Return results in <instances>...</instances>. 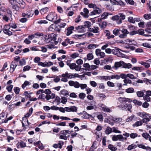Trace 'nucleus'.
<instances>
[{
  "label": "nucleus",
  "instance_id": "nucleus-41",
  "mask_svg": "<svg viewBox=\"0 0 151 151\" xmlns=\"http://www.w3.org/2000/svg\"><path fill=\"white\" fill-rule=\"evenodd\" d=\"M144 18L147 20L149 19H151V14H145L143 16Z\"/></svg>",
  "mask_w": 151,
  "mask_h": 151
},
{
  "label": "nucleus",
  "instance_id": "nucleus-35",
  "mask_svg": "<svg viewBox=\"0 0 151 151\" xmlns=\"http://www.w3.org/2000/svg\"><path fill=\"white\" fill-rule=\"evenodd\" d=\"M9 26L10 28H12L13 29H16L17 27L16 24L15 22L10 23L9 24Z\"/></svg>",
  "mask_w": 151,
  "mask_h": 151
},
{
  "label": "nucleus",
  "instance_id": "nucleus-39",
  "mask_svg": "<svg viewBox=\"0 0 151 151\" xmlns=\"http://www.w3.org/2000/svg\"><path fill=\"white\" fill-rule=\"evenodd\" d=\"M141 65H144L145 68H148L150 67V65L148 63L144 61H141L139 63Z\"/></svg>",
  "mask_w": 151,
  "mask_h": 151
},
{
  "label": "nucleus",
  "instance_id": "nucleus-27",
  "mask_svg": "<svg viewBox=\"0 0 151 151\" xmlns=\"http://www.w3.org/2000/svg\"><path fill=\"white\" fill-rule=\"evenodd\" d=\"M120 29H114L113 31V33L114 34V35L115 36L118 35L120 34Z\"/></svg>",
  "mask_w": 151,
  "mask_h": 151
},
{
  "label": "nucleus",
  "instance_id": "nucleus-29",
  "mask_svg": "<svg viewBox=\"0 0 151 151\" xmlns=\"http://www.w3.org/2000/svg\"><path fill=\"white\" fill-rule=\"evenodd\" d=\"M10 18H11V17H9L6 14L3 15L2 19L4 21H6V22H8L9 20H10Z\"/></svg>",
  "mask_w": 151,
  "mask_h": 151
},
{
  "label": "nucleus",
  "instance_id": "nucleus-25",
  "mask_svg": "<svg viewBox=\"0 0 151 151\" xmlns=\"http://www.w3.org/2000/svg\"><path fill=\"white\" fill-rule=\"evenodd\" d=\"M108 148L111 151H116L117 149L116 147L114 146L113 145L110 144L108 145Z\"/></svg>",
  "mask_w": 151,
  "mask_h": 151
},
{
  "label": "nucleus",
  "instance_id": "nucleus-46",
  "mask_svg": "<svg viewBox=\"0 0 151 151\" xmlns=\"http://www.w3.org/2000/svg\"><path fill=\"white\" fill-rule=\"evenodd\" d=\"M87 59L88 60H92L93 58V56L91 53H89L87 55Z\"/></svg>",
  "mask_w": 151,
  "mask_h": 151
},
{
  "label": "nucleus",
  "instance_id": "nucleus-58",
  "mask_svg": "<svg viewBox=\"0 0 151 151\" xmlns=\"http://www.w3.org/2000/svg\"><path fill=\"white\" fill-rule=\"evenodd\" d=\"M130 136L131 138L134 139L138 136V134L136 133H132L130 134Z\"/></svg>",
  "mask_w": 151,
  "mask_h": 151
},
{
  "label": "nucleus",
  "instance_id": "nucleus-2",
  "mask_svg": "<svg viewBox=\"0 0 151 151\" xmlns=\"http://www.w3.org/2000/svg\"><path fill=\"white\" fill-rule=\"evenodd\" d=\"M125 18L126 16L123 13H120L118 15L113 16L112 17V19L113 20L116 21L117 23L120 24L122 23V20L125 19Z\"/></svg>",
  "mask_w": 151,
  "mask_h": 151
},
{
  "label": "nucleus",
  "instance_id": "nucleus-16",
  "mask_svg": "<svg viewBox=\"0 0 151 151\" xmlns=\"http://www.w3.org/2000/svg\"><path fill=\"white\" fill-rule=\"evenodd\" d=\"M16 146L18 148H24L26 147V143L23 141H21L20 142H18Z\"/></svg>",
  "mask_w": 151,
  "mask_h": 151
},
{
  "label": "nucleus",
  "instance_id": "nucleus-14",
  "mask_svg": "<svg viewBox=\"0 0 151 151\" xmlns=\"http://www.w3.org/2000/svg\"><path fill=\"white\" fill-rule=\"evenodd\" d=\"M88 31L92 32L94 33H97L99 32V28L98 27L94 26L93 27L89 28Z\"/></svg>",
  "mask_w": 151,
  "mask_h": 151
},
{
  "label": "nucleus",
  "instance_id": "nucleus-56",
  "mask_svg": "<svg viewBox=\"0 0 151 151\" xmlns=\"http://www.w3.org/2000/svg\"><path fill=\"white\" fill-rule=\"evenodd\" d=\"M142 45L146 47H147L149 48H151V45L147 43H144L142 44Z\"/></svg>",
  "mask_w": 151,
  "mask_h": 151
},
{
  "label": "nucleus",
  "instance_id": "nucleus-6",
  "mask_svg": "<svg viewBox=\"0 0 151 151\" xmlns=\"http://www.w3.org/2000/svg\"><path fill=\"white\" fill-rule=\"evenodd\" d=\"M127 139L126 138H124L122 134H119L117 135H114L112 137V140L114 141H117L119 140L120 141H123L124 139Z\"/></svg>",
  "mask_w": 151,
  "mask_h": 151
},
{
  "label": "nucleus",
  "instance_id": "nucleus-52",
  "mask_svg": "<svg viewBox=\"0 0 151 151\" xmlns=\"http://www.w3.org/2000/svg\"><path fill=\"white\" fill-rule=\"evenodd\" d=\"M142 135L146 139L149 138L150 136L149 134L147 133H143L142 134Z\"/></svg>",
  "mask_w": 151,
  "mask_h": 151
},
{
  "label": "nucleus",
  "instance_id": "nucleus-51",
  "mask_svg": "<svg viewBox=\"0 0 151 151\" xmlns=\"http://www.w3.org/2000/svg\"><path fill=\"white\" fill-rule=\"evenodd\" d=\"M30 84V83L28 81H25L24 83L22 85V87L23 88H24Z\"/></svg>",
  "mask_w": 151,
  "mask_h": 151
},
{
  "label": "nucleus",
  "instance_id": "nucleus-9",
  "mask_svg": "<svg viewBox=\"0 0 151 151\" xmlns=\"http://www.w3.org/2000/svg\"><path fill=\"white\" fill-rule=\"evenodd\" d=\"M18 63L16 62L12 61L10 65V71L11 73H13L15 70V68L17 66Z\"/></svg>",
  "mask_w": 151,
  "mask_h": 151
},
{
  "label": "nucleus",
  "instance_id": "nucleus-24",
  "mask_svg": "<svg viewBox=\"0 0 151 151\" xmlns=\"http://www.w3.org/2000/svg\"><path fill=\"white\" fill-rule=\"evenodd\" d=\"M108 14L104 12L103 14L101 16V18L98 19V21L100 22L101 20V19H105L107 18Z\"/></svg>",
  "mask_w": 151,
  "mask_h": 151
},
{
  "label": "nucleus",
  "instance_id": "nucleus-12",
  "mask_svg": "<svg viewBox=\"0 0 151 151\" xmlns=\"http://www.w3.org/2000/svg\"><path fill=\"white\" fill-rule=\"evenodd\" d=\"M60 134L59 137L60 139H61L66 140L67 139V137L66 135H67L65 132V130H62L60 132Z\"/></svg>",
  "mask_w": 151,
  "mask_h": 151
},
{
  "label": "nucleus",
  "instance_id": "nucleus-8",
  "mask_svg": "<svg viewBox=\"0 0 151 151\" xmlns=\"http://www.w3.org/2000/svg\"><path fill=\"white\" fill-rule=\"evenodd\" d=\"M68 83L70 86H74L76 88H79V83L77 81H68Z\"/></svg>",
  "mask_w": 151,
  "mask_h": 151
},
{
  "label": "nucleus",
  "instance_id": "nucleus-48",
  "mask_svg": "<svg viewBox=\"0 0 151 151\" xmlns=\"http://www.w3.org/2000/svg\"><path fill=\"white\" fill-rule=\"evenodd\" d=\"M96 47V44H90L88 46V48L89 49H93L95 48Z\"/></svg>",
  "mask_w": 151,
  "mask_h": 151
},
{
  "label": "nucleus",
  "instance_id": "nucleus-20",
  "mask_svg": "<svg viewBox=\"0 0 151 151\" xmlns=\"http://www.w3.org/2000/svg\"><path fill=\"white\" fill-rule=\"evenodd\" d=\"M101 11L99 8H97L95 10L91 12V15H94L96 14H99L101 13Z\"/></svg>",
  "mask_w": 151,
  "mask_h": 151
},
{
  "label": "nucleus",
  "instance_id": "nucleus-43",
  "mask_svg": "<svg viewBox=\"0 0 151 151\" xmlns=\"http://www.w3.org/2000/svg\"><path fill=\"white\" fill-rule=\"evenodd\" d=\"M123 81L125 83L123 84V85L124 86L127 85V83L131 84L132 83V81L130 80L128 78L127 79V78H126L125 79H124Z\"/></svg>",
  "mask_w": 151,
  "mask_h": 151
},
{
  "label": "nucleus",
  "instance_id": "nucleus-38",
  "mask_svg": "<svg viewBox=\"0 0 151 151\" xmlns=\"http://www.w3.org/2000/svg\"><path fill=\"white\" fill-rule=\"evenodd\" d=\"M91 25V22L88 21H86L84 23V27H86L87 28H89Z\"/></svg>",
  "mask_w": 151,
  "mask_h": 151
},
{
  "label": "nucleus",
  "instance_id": "nucleus-57",
  "mask_svg": "<svg viewBox=\"0 0 151 151\" xmlns=\"http://www.w3.org/2000/svg\"><path fill=\"white\" fill-rule=\"evenodd\" d=\"M139 115L140 116L143 118L145 117H147L148 115L145 112H143L140 113Z\"/></svg>",
  "mask_w": 151,
  "mask_h": 151
},
{
  "label": "nucleus",
  "instance_id": "nucleus-36",
  "mask_svg": "<svg viewBox=\"0 0 151 151\" xmlns=\"http://www.w3.org/2000/svg\"><path fill=\"white\" fill-rule=\"evenodd\" d=\"M42 99L44 100L45 99H46L47 100L48 99V95H45V94H41L39 95V97L38 98V99Z\"/></svg>",
  "mask_w": 151,
  "mask_h": 151
},
{
  "label": "nucleus",
  "instance_id": "nucleus-40",
  "mask_svg": "<svg viewBox=\"0 0 151 151\" xmlns=\"http://www.w3.org/2000/svg\"><path fill=\"white\" fill-rule=\"evenodd\" d=\"M137 96L139 97H143L144 95V93L143 91H138L136 92Z\"/></svg>",
  "mask_w": 151,
  "mask_h": 151
},
{
  "label": "nucleus",
  "instance_id": "nucleus-50",
  "mask_svg": "<svg viewBox=\"0 0 151 151\" xmlns=\"http://www.w3.org/2000/svg\"><path fill=\"white\" fill-rule=\"evenodd\" d=\"M20 90V88L18 87H14V91L17 95L19 94Z\"/></svg>",
  "mask_w": 151,
  "mask_h": 151
},
{
  "label": "nucleus",
  "instance_id": "nucleus-22",
  "mask_svg": "<svg viewBox=\"0 0 151 151\" xmlns=\"http://www.w3.org/2000/svg\"><path fill=\"white\" fill-rule=\"evenodd\" d=\"M84 115L82 116V117L84 119H88L90 117H92V116L91 115L89 114L84 111L83 113Z\"/></svg>",
  "mask_w": 151,
  "mask_h": 151
},
{
  "label": "nucleus",
  "instance_id": "nucleus-5",
  "mask_svg": "<svg viewBox=\"0 0 151 151\" xmlns=\"http://www.w3.org/2000/svg\"><path fill=\"white\" fill-rule=\"evenodd\" d=\"M69 66L70 69H75L78 71H80L81 69V66L76 65L75 63H71Z\"/></svg>",
  "mask_w": 151,
  "mask_h": 151
},
{
  "label": "nucleus",
  "instance_id": "nucleus-37",
  "mask_svg": "<svg viewBox=\"0 0 151 151\" xmlns=\"http://www.w3.org/2000/svg\"><path fill=\"white\" fill-rule=\"evenodd\" d=\"M132 67V65L130 63H126L124 62L123 67L124 68H130Z\"/></svg>",
  "mask_w": 151,
  "mask_h": 151
},
{
  "label": "nucleus",
  "instance_id": "nucleus-63",
  "mask_svg": "<svg viewBox=\"0 0 151 151\" xmlns=\"http://www.w3.org/2000/svg\"><path fill=\"white\" fill-rule=\"evenodd\" d=\"M96 147L94 145V143L93 142L88 151H94V150L96 149Z\"/></svg>",
  "mask_w": 151,
  "mask_h": 151
},
{
  "label": "nucleus",
  "instance_id": "nucleus-42",
  "mask_svg": "<svg viewBox=\"0 0 151 151\" xmlns=\"http://www.w3.org/2000/svg\"><path fill=\"white\" fill-rule=\"evenodd\" d=\"M112 129V132H114L116 133H121V132L120 131L118 130V128L116 127H113Z\"/></svg>",
  "mask_w": 151,
  "mask_h": 151
},
{
  "label": "nucleus",
  "instance_id": "nucleus-33",
  "mask_svg": "<svg viewBox=\"0 0 151 151\" xmlns=\"http://www.w3.org/2000/svg\"><path fill=\"white\" fill-rule=\"evenodd\" d=\"M112 132V129L110 127L108 126L105 130V133L107 134H109Z\"/></svg>",
  "mask_w": 151,
  "mask_h": 151
},
{
  "label": "nucleus",
  "instance_id": "nucleus-61",
  "mask_svg": "<svg viewBox=\"0 0 151 151\" xmlns=\"http://www.w3.org/2000/svg\"><path fill=\"white\" fill-rule=\"evenodd\" d=\"M26 12L27 13V14L29 18L32 17L34 14L33 12L31 10H29V11H27Z\"/></svg>",
  "mask_w": 151,
  "mask_h": 151
},
{
  "label": "nucleus",
  "instance_id": "nucleus-44",
  "mask_svg": "<svg viewBox=\"0 0 151 151\" xmlns=\"http://www.w3.org/2000/svg\"><path fill=\"white\" fill-rule=\"evenodd\" d=\"M133 102L135 104L138 106H141L142 104V103L141 102L136 99H134L133 100Z\"/></svg>",
  "mask_w": 151,
  "mask_h": 151
},
{
  "label": "nucleus",
  "instance_id": "nucleus-17",
  "mask_svg": "<svg viewBox=\"0 0 151 151\" xmlns=\"http://www.w3.org/2000/svg\"><path fill=\"white\" fill-rule=\"evenodd\" d=\"M76 29L79 32H85V27L83 26H79L76 27Z\"/></svg>",
  "mask_w": 151,
  "mask_h": 151
},
{
  "label": "nucleus",
  "instance_id": "nucleus-11",
  "mask_svg": "<svg viewBox=\"0 0 151 151\" xmlns=\"http://www.w3.org/2000/svg\"><path fill=\"white\" fill-rule=\"evenodd\" d=\"M144 144L142 143L137 144V146L139 148L146 150L147 151H151V148L148 146H145ZM145 144L146 145V144Z\"/></svg>",
  "mask_w": 151,
  "mask_h": 151
},
{
  "label": "nucleus",
  "instance_id": "nucleus-23",
  "mask_svg": "<svg viewBox=\"0 0 151 151\" xmlns=\"http://www.w3.org/2000/svg\"><path fill=\"white\" fill-rule=\"evenodd\" d=\"M124 62L123 61H120L119 62H116L115 63L114 65L116 68H117L121 66L123 67Z\"/></svg>",
  "mask_w": 151,
  "mask_h": 151
},
{
  "label": "nucleus",
  "instance_id": "nucleus-49",
  "mask_svg": "<svg viewBox=\"0 0 151 151\" xmlns=\"http://www.w3.org/2000/svg\"><path fill=\"white\" fill-rule=\"evenodd\" d=\"M9 29H6L4 30V33L8 35H12V32L9 30Z\"/></svg>",
  "mask_w": 151,
  "mask_h": 151
},
{
  "label": "nucleus",
  "instance_id": "nucleus-34",
  "mask_svg": "<svg viewBox=\"0 0 151 151\" xmlns=\"http://www.w3.org/2000/svg\"><path fill=\"white\" fill-rule=\"evenodd\" d=\"M132 69L134 70H138L142 71L144 70V68L142 67H134Z\"/></svg>",
  "mask_w": 151,
  "mask_h": 151
},
{
  "label": "nucleus",
  "instance_id": "nucleus-31",
  "mask_svg": "<svg viewBox=\"0 0 151 151\" xmlns=\"http://www.w3.org/2000/svg\"><path fill=\"white\" fill-rule=\"evenodd\" d=\"M49 37L50 38L51 41L52 40L55 41L56 40V35L55 34H51L50 35H49Z\"/></svg>",
  "mask_w": 151,
  "mask_h": 151
},
{
  "label": "nucleus",
  "instance_id": "nucleus-32",
  "mask_svg": "<svg viewBox=\"0 0 151 151\" xmlns=\"http://www.w3.org/2000/svg\"><path fill=\"white\" fill-rule=\"evenodd\" d=\"M142 124V121H138L136 122L135 123L132 125L133 127H138L139 126H141Z\"/></svg>",
  "mask_w": 151,
  "mask_h": 151
},
{
  "label": "nucleus",
  "instance_id": "nucleus-45",
  "mask_svg": "<svg viewBox=\"0 0 151 151\" xmlns=\"http://www.w3.org/2000/svg\"><path fill=\"white\" fill-rule=\"evenodd\" d=\"M83 66L86 68V70H90V65L88 63H84L83 65Z\"/></svg>",
  "mask_w": 151,
  "mask_h": 151
},
{
  "label": "nucleus",
  "instance_id": "nucleus-3",
  "mask_svg": "<svg viewBox=\"0 0 151 151\" xmlns=\"http://www.w3.org/2000/svg\"><path fill=\"white\" fill-rule=\"evenodd\" d=\"M51 41L50 38L49 37V35L47 36L46 35H42L41 38L39 42V44L40 45H44L45 43H48Z\"/></svg>",
  "mask_w": 151,
  "mask_h": 151
},
{
  "label": "nucleus",
  "instance_id": "nucleus-21",
  "mask_svg": "<svg viewBox=\"0 0 151 151\" xmlns=\"http://www.w3.org/2000/svg\"><path fill=\"white\" fill-rule=\"evenodd\" d=\"M109 119L113 120L114 122L116 123L120 122L122 120V119L121 118L114 117L112 116L109 118Z\"/></svg>",
  "mask_w": 151,
  "mask_h": 151
},
{
  "label": "nucleus",
  "instance_id": "nucleus-4",
  "mask_svg": "<svg viewBox=\"0 0 151 151\" xmlns=\"http://www.w3.org/2000/svg\"><path fill=\"white\" fill-rule=\"evenodd\" d=\"M57 15L53 13H50L46 17L47 20L50 21L54 22L57 19Z\"/></svg>",
  "mask_w": 151,
  "mask_h": 151
},
{
  "label": "nucleus",
  "instance_id": "nucleus-10",
  "mask_svg": "<svg viewBox=\"0 0 151 151\" xmlns=\"http://www.w3.org/2000/svg\"><path fill=\"white\" fill-rule=\"evenodd\" d=\"M104 34H105V36L107 37L108 40H109L111 38H114L115 36L113 35H111L110 31L108 30H106L104 31Z\"/></svg>",
  "mask_w": 151,
  "mask_h": 151
},
{
  "label": "nucleus",
  "instance_id": "nucleus-18",
  "mask_svg": "<svg viewBox=\"0 0 151 151\" xmlns=\"http://www.w3.org/2000/svg\"><path fill=\"white\" fill-rule=\"evenodd\" d=\"M100 107L101 108L102 110L104 112H111V110L110 109L106 106L103 104H101V106H100Z\"/></svg>",
  "mask_w": 151,
  "mask_h": 151
},
{
  "label": "nucleus",
  "instance_id": "nucleus-55",
  "mask_svg": "<svg viewBox=\"0 0 151 151\" xmlns=\"http://www.w3.org/2000/svg\"><path fill=\"white\" fill-rule=\"evenodd\" d=\"M13 88V86L12 85H11L10 86H7L6 89L8 92H11L12 91Z\"/></svg>",
  "mask_w": 151,
  "mask_h": 151
},
{
  "label": "nucleus",
  "instance_id": "nucleus-26",
  "mask_svg": "<svg viewBox=\"0 0 151 151\" xmlns=\"http://www.w3.org/2000/svg\"><path fill=\"white\" fill-rule=\"evenodd\" d=\"M125 92L128 93H132L135 92L133 88L130 87L125 90Z\"/></svg>",
  "mask_w": 151,
  "mask_h": 151
},
{
  "label": "nucleus",
  "instance_id": "nucleus-59",
  "mask_svg": "<svg viewBox=\"0 0 151 151\" xmlns=\"http://www.w3.org/2000/svg\"><path fill=\"white\" fill-rule=\"evenodd\" d=\"M150 119L147 117H146L143 118L142 121V122L147 123V122L150 121Z\"/></svg>",
  "mask_w": 151,
  "mask_h": 151
},
{
  "label": "nucleus",
  "instance_id": "nucleus-19",
  "mask_svg": "<svg viewBox=\"0 0 151 151\" xmlns=\"http://www.w3.org/2000/svg\"><path fill=\"white\" fill-rule=\"evenodd\" d=\"M120 50L122 52H125V51L120 49L117 47H114V49H112V52L113 54L116 55L118 53L119 51Z\"/></svg>",
  "mask_w": 151,
  "mask_h": 151
},
{
  "label": "nucleus",
  "instance_id": "nucleus-7",
  "mask_svg": "<svg viewBox=\"0 0 151 151\" xmlns=\"http://www.w3.org/2000/svg\"><path fill=\"white\" fill-rule=\"evenodd\" d=\"M95 53L97 56H99L100 58H103L105 56L104 52H101L99 49H97L96 50Z\"/></svg>",
  "mask_w": 151,
  "mask_h": 151
},
{
  "label": "nucleus",
  "instance_id": "nucleus-47",
  "mask_svg": "<svg viewBox=\"0 0 151 151\" xmlns=\"http://www.w3.org/2000/svg\"><path fill=\"white\" fill-rule=\"evenodd\" d=\"M48 9H49L48 7H45L41 9L40 12L42 14H44L48 11Z\"/></svg>",
  "mask_w": 151,
  "mask_h": 151
},
{
  "label": "nucleus",
  "instance_id": "nucleus-54",
  "mask_svg": "<svg viewBox=\"0 0 151 151\" xmlns=\"http://www.w3.org/2000/svg\"><path fill=\"white\" fill-rule=\"evenodd\" d=\"M79 96L80 99H83L86 97V94L83 93H81L79 94Z\"/></svg>",
  "mask_w": 151,
  "mask_h": 151
},
{
  "label": "nucleus",
  "instance_id": "nucleus-13",
  "mask_svg": "<svg viewBox=\"0 0 151 151\" xmlns=\"http://www.w3.org/2000/svg\"><path fill=\"white\" fill-rule=\"evenodd\" d=\"M73 74L71 73H69L68 72H66L65 74H63L62 75H60L59 76L60 77L66 78H73Z\"/></svg>",
  "mask_w": 151,
  "mask_h": 151
},
{
  "label": "nucleus",
  "instance_id": "nucleus-1",
  "mask_svg": "<svg viewBox=\"0 0 151 151\" xmlns=\"http://www.w3.org/2000/svg\"><path fill=\"white\" fill-rule=\"evenodd\" d=\"M118 100L121 103L120 105H118L117 106L121 109L124 110L127 108V110L129 111L132 108L131 104L127 103V102L130 103L132 101L131 99L125 97H119Z\"/></svg>",
  "mask_w": 151,
  "mask_h": 151
},
{
  "label": "nucleus",
  "instance_id": "nucleus-30",
  "mask_svg": "<svg viewBox=\"0 0 151 151\" xmlns=\"http://www.w3.org/2000/svg\"><path fill=\"white\" fill-rule=\"evenodd\" d=\"M137 147V145L132 144L128 146L127 149L128 150H130L132 149L136 148Z\"/></svg>",
  "mask_w": 151,
  "mask_h": 151
},
{
  "label": "nucleus",
  "instance_id": "nucleus-60",
  "mask_svg": "<svg viewBox=\"0 0 151 151\" xmlns=\"http://www.w3.org/2000/svg\"><path fill=\"white\" fill-rule=\"evenodd\" d=\"M87 85L86 84H80L79 83V87H80L81 89H83L86 88Z\"/></svg>",
  "mask_w": 151,
  "mask_h": 151
},
{
  "label": "nucleus",
  "instance_id": "nucleus-28",
  "mask_svg": "<svg viewBox=\"0 0 151 151\" xmlns=\"http://www.w3.org/2000/svg\"><path fill=\"white\" fill-rule=\"evenodd\" d=\"M60 94L63 96H66L69 95V92L67 90L63 89L60 91Z\"/></svg>",
  "mask_w": 151,
  "mask_h": 151
},
{
  "label": "nucleus",
  "instance_id": "nucleus-62",
  "mask_svg": "<svg viewBox=\"0 0 151 151\" xmlns=\"http://www.w3.org/2000/svg\"><path fill=\"white\" fill-rule=\"evenodd\" d=\"M99 78L101 80H104L105 81H107V76H99Z\"/></svg>",
  "mask_w": 151,
  "mask_h": 151
},
{
  "label": "nucleus",
  "instance_id": "nucleus-53",
  "mask_svg": "<svg viewBox=\"0 0 151 151\" xmlns=\"http://www.w3.org/2000/svg\"><path fill=\"white\" fill-rule=\"evenodd\" d=\"M127 4H129L131 5H133L135 4V2L133 0H125Z\"/></svg>",
  "mask_w": 151,
  "mask_h": 151
},
{
  "label": "nucleus",
  "instance_id": "nucleus-15",
  "mask_svg": "<svg viewBox=\"0 0 151 151\" xmlns=\"http://www.w3.org/2000/svg\"><path fill=\"white\" fill-rule=\"evenodd\" d=\"M74 29V27L73 26H71L68 27L66 29L67 31L66 35L67 36H69L73 33V31Z\"/></svg>",
  "mask_w": 151,
  "mask_h": 151
},
{
  "label": "nucleus",
  "instance_id": "nucleus-64",
  "mask_svg": "<svg viewBox=\"0 0 151 151\" xmlns=\"http://www.w3.org/2000/svg\"><path fill=\"white\" fill-rule=\"evenodd\" d=\"M144 82L147 85L149 84H151V80L145 78L144 79Z\"/></svg>",
  "mask_w": 151,
  "mask_h": 151
}]
</instances>
